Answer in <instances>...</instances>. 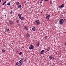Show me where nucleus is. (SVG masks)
<instances>
[{"label":"nucleus","instance_id":"36","mask_svg":"<svg viewBox=\"0 0 66 66\" xmlns=\"http://www.w3.org/2000/svg\"><path fill=\"white\" fill-rule=\"evenodd\" d=\"M26 61H27V60H24L25 62H26Z\"/></svg>","mask_w":66,"mask_h":66},{"label":"nucleus","instance_id":"29","mask_svg":"<svg viewBox=\"0 0 66 66\" xmlns=\"http://www.w3.org/2000/svg\"><path fill=\"white\" fill-rule=\"evenodd\" d=\"M13 13V11H11L10 12V14H11V13Z\"/></svg>","mask_w":66,"mask_h":66},{"label":"nucleus","instance_id":"1","mask_svg":"<svg viewBox=\"0 0 66 66\" xmlns=\"http://www.w3.org/2000/svg\"><path fill=\"white\" fill-rule=\"evenodd\" d=\"M64 23V20L63 19H60L59 21V23L61 25H62Z\"/></svg>","mask_w":66,"mask_h":66},{"label":"nucleus","instance_id":"18","mask_svg":"<svg viewBox=\"0 0 66 66\" xmlns=\"http://www.w3.org/2000/svg\"><path fill=\"white\" fill-rule=\"evenodd\" d=\"M6 3V1L3 3L2 5H4V4H5V3Z\"/></svg>","mask_w":66,"mask_h":66},{"label":"nucleus","instance_id":"16","mask_svg":"<svg viewBox=\"0 0 66 66\" xmlns=\"http://www.w3.org/2000/svg\"><path fill=\"white\" fill-rule=\"evenodd\" d=\"M18 16L19 17H21V14L19 13L18 14Z\"/></svg>","mask_w":66,"mask_h":66},{"label":"nucleus","instance_id":"34","mask_svg":"<svg viewBox=\"0 0 66 66\" xmlns=\"http://www.w3.org/2000/svg\"><path fill=\"white\" fill-rule=\"evenodd\" d=\"M54 57H53V60H54Z\"/></svg>","mask_w":66,"mask_h":66},{"label":"nucleus","instance_id":"22","mask_svg":"<svg viewBox=\"0 0 66 66\" xmlns=\"http://www.w3.org/2000/svg\"><path fill=\"white\" fill-rule=\"evenodd\" d=\"M37 46H39V43L38 42V44L37 45Z\"/></svg>","mask_w":66,"mask_h":66},{"label":"nucleus","instance_id":"20","mask_svg":"<svg viewBox=\"0 0 66 66\" xmlns=\"http://www.w3.org/2000/svg\"><path fill=\"white\" fill-rule=\"evenodd\" d=\"M22 65V63H20L18 65V66H21Z\"/></svg>","mask_w":66,"mask_h":66},{"label":"nucleus","instance_id":"17","mask_svg":"<svg viewBox=\"0 0 66 66\" xmlns=\"http://www.w3.org/2000/svg\"><path fill=\"white\" fill-rule=\"evenodd\" d=\"M16 4L17 5H19V2H16Z\"/></svg>","mask_w":66,"mask_h":66},{"label":"nucleus","instance_id":"41","mask_svg":"<svg viewBox=\"0 0 66 66\" xmlns=\"http://www.w3.org/2000/svg\"><path fill=\"white\" fill-rule=\"evenodd\" d=\"M0 6H1L0 5Z\"/></svg>","mask_w":66,"mask_h":66},{"label":"nucleus","instance_id":"24","mask_svg":"<svg viewBox=\"0 0 66 66\" xmlns=\"http://www.w3.org/2000/svg\"><path fill=\"white\" fill-rule=\"evenodd\" d=\"M19 64V63H18V62H17L15 63V64L16 65H18Z\"/></svg>","mask_w":66,"mask_h":66},{"label":"nucleus","instance_id":"9","mask_svg":"<svg viewBox=\"0 0 66 66\" xmlns=\"http://www.w3.org/2000/svg\"><path fill=\"white\" fill-rule=\"evenodd\" d=\"M19 19H20L21 20H24V17L21 16L20 17H19Z\"/></svg>","mask_w":66,"mask_h":66},{"label":"nucleus","instance_id":"40","mask_svg":"<svg viewBox=\"0 0 66 66\" xmlns=\"http://www.w3.org/2000/svg\"><path fill=\"white\" fill-rule=\"evenodd\" d=\"M47 15H48V14H46V16H47Z\"/></svg>","mask_w":66,"mask_h":66},{"label":"nucleus","instance_id":"2","mask_svg":"<svg viewBox=\"0 0 66 66\" xmlns=\"http://www.w3.org/2000/svg\"><path fill=\"white\" fill-rule=\"evenodd\" d=\"M25 36L26 37H28V38H29L30 37V35L29 33H27L25 34Z\"/></svg>","mask_w":66,"mask_h":66},{"label":"nucleus","instance_id":"5","mask_svg":"<svg viewBox=\"0 0 66 66\" xmlns=\"http://www.w3.org/2000/svg\"><path fill=\"white\" fill-rule=\"evenodd\" d=\"M50 15H48L46 17V19H47V20H48L49 19V17H50Z\"/></svg>","mask_w":66,"mask_h":66},{"label":"nucleus","instance_id":"19","mask_svg":"<svg viewBox=\"0 0 66 66\" xmlns=\"http://www.w3.org/2000/svg\"><path fill=\"white\" fill-rule=\"evenodd\" d=\"M10 4H11V3H10L9 2V3H7V5L10 6Z\"/></svg>","mask_w":66,"mask_h":66},{"label":"nucleus","instance_id":"27","mask_svg":"<svg viewBox=\"0 0 66 66\" xmlns=\"http://www.w3.org/2000/svg\"><path fill=\"white\" fill-rule=\"evenodd\" d=\"M50 4H52V2L51 1H50Z\"/></svg>","mask_w":66,"mask_h":66},{"label":"nucleus","instance_id":"10","mask_svg":"<svg viewBox=\"0 0 66 66\" xmlns=\"http://www.w3.org/2000/svg\"><path fill=\"white\" fill-rule=\"evenodd\" d=\"M36 23L37 24H38V25L39 24V23H39V20H36Z\"/></svg>","mask_w":66,"mask_h":66},{"label":"nucleus","instance_id":"28","mask_svg":"<svg viewBox=\"0 0 66 66\" xmlns=\"http://www.w3.org/2000/svg\"><path fill=\"white\" fill-rule=\"evenodd\" d=\"M21 54H22V53L21 52L19 53V55H21Z\"/></svg>","mask_w":66,"mask_h":66},{"label":"nucleus","instance_id":"39","mask_svg":"<svg viewBox=\"0 0 66 66\" xmlns=\"http://www.w3.org/2000/svg\"><path fill=\"white\" fill-rule=\"evenodd\" d=\"M16 52H18V51H16Z\"/></svg>","mask_w":66,"mask_h":66},{"label":"nucleus","instance_id":"26","mask_svg":"<svg viewBox=\"0 0 66 66\" xmlns=\"http://www.w3.org/2000/svg\"><path fill=\"white\" fill-rule=\"evenodd\" d=\"M48 37H47V36L45 37H44V38H45V39H47V38Z\"/></svg>","mask_w":66,"mask_h":66},{"label":"nucleus","instance_id":"15","mask_svg":"<svg viewBox=\"0 0 66 66\" xmlns=\"http://www.w3.org/2000/svg\"><path fill=\"white\" fill-rule=\"evenodd\" d=\"M50 50V47H49L47 49V51H49Z\"/></svg>","mask_w":66,"mask_h":66},{"label":"nucleus","instance_id":"31","mask_svg":"<svg viewBox=\"0 0 66 66\" xmlns=\"http://www.w3.org/2000/svg\"><path fill=\"white\" fill-rule=\"evenodd\" d=\"M64 20L65 22H66V20L65 19H64Z\"/></svg>","mask_w":66,"mask_h":66},{"label":"nucleus","instance_id":"6","mask_svg":"<svg viewBox=\"0 0 66 66\" xmlns=\"http://www.w3.org/2000/svg\"><path fill=\"white\" fill-rule=\"evenodd\" d=\"M24 28L25 31H28V27L27 26H24Z\"/></svg>","mask_w":66,"mask_h":66},{"label":"nucleus","instance_id":"7","mask_svg":"<svg viewBox=\"0 0 66 66\" xmlns=\"http://www.w3.org/2000/svg\"><path fill=\"white\" fill-rule=\"evenodd\" d=\"M32 31H36V28H35V26H33L32 29Z\"/></svg>","mask_w":66,"mask_h":66},{"label":"nucleus","instance_id":"25","mask_svg":"<svg viewBox=\"0 0 66 66\" xmlns=\"http://www.w3.org/2000/svg\"><path fill=\"white\" fill-rule=\"evenodd\" d=\"M2 51L3 52H5V50H3Z\"/></svg>","mask_w":66,"mask_h":66},{"label":"nucleus","instance_id":"23","mask_svg":"<svg viewBox=\"0 0 66 66\" xmlns=\"http://www.w3.org/2000/svg\"><path fill=\"white\" fill-rule=\"evenodd\" d=\"M40 3H42V2H43V0H40Z\"/></svg>","mask_w":66,"mask_h":66},{"label":"nucleus","instance_id":"42","mask_svg":"<svg viewBox=\"0 0 66 66\" xmlns=\"http://www.w3.org/2000/svg\"><path fill=\"white\" fill-rule=\"evenodd\" d=\"M2 1H3V0H2Z\"/></svg>","mask_w":66,"mask_h":66},{"label":"nucleus","instance_id":"32","mask_svg":"<svg viewBox=\"0 0 66 66\" xmlns=\"http://www.w3.org/2000/svg\"><path fill=\"white\" fill-rule=\"evenodd\" d=\"M64 45L65 46H66V42L65 43Z\"/></svg>","mask_w":66,"mask_h":66},{"label":"nucleus","instance_id":"38","mask_svg":"<svg viewBox=\"0 0 66 66\" xmlns=\"http://www.w3.org/2000/svg\"><path fill=\"white\" fill-rule=\"evenodd\" d=\"M19 26H20V24H19Z\"/></svg>","mask_w":66,"mask_h":66},{"label":"nucleus","instance_id":"11","mask_svg":"<svg viewBox=\"0 0 66 66\" xmlns=\"http://www.w3.org/2000/svg\"><path fill=\"white\" fill-rule=\"evenodd\" d=\"M49 58L50 60H52L53 58V57H52V55H50L49 56Z\"/></svg>","mask_w":66,"mask_h":66},{"label":"nucleus","instance_id":"35","mask_svg":"<svg viewBox=\"0 0 66 66\" xmlns=\"http://www.w3.org/2000/svg\"><path fill=\"white\" fill-rule=\"evenodd\" d=\"M49 0H45V1H49Z\"/></svg>","mask_w":66,"mask_h":66},{"label":"nucleus","instance_id":"33","mask_svg":"<svg viewBox=\"0 0 66 66\" xmlns=\"http://www.w3.org/2000/svg\"><path fill=\"white\" fill-rule=\"evenodd\" d=\"M26 3V1H25L24 2V3Z\"/></svg>","mask_w":66,"mask_h":66},{"label":"nucleus","instance_id":"37","mask_svg":"<svg viewBox=\"0 0 66 66\" xmlns=\"http://www.w3.org/2000/svg\"><path fill=\"white\" fill-rule=\"evenodd\" d=\"M1 0H0V3H1Z\"/></svg>","mask_w":66,"mask_h":66},{"label":"nucleus","instance_id":"30","mask_svg":"<svg viewBox=\"0 0 66 66\" xmlns=\"http://www.w3.org/2000/svg\"><path fill=\"white\" fill-rule=\"evenodd\" d=\"M16 22H17V23H18V22H19V21L17 20L16 21Z\"/></svg>","mask_w":66,"mask_h":66},{"label":"nucleus","instance_id":"4","mask_svg":"<svg viewBox=\"0 0 66 66\" xmlns=\"http://www.w3.org/2000/svg\"><path fill=\"white\" fill-rule=\"evenodd\" d=\"M64 4H63L62 5L59 6V9H62L63 8V7H64Z\"/></svg>","mask_w":66,"mask_h":66},{"label":"nucleus","instance_id":"13","mask_svg":"<svg viewBox=\"0 0 66 66\" xmlns=\"http://www.w3.org/2000/svg\"><path fill=\"white\" fill-rule=\"evenodd\" d=\"M45 52V50H43L42 51H41L40 52L41 54H43V52Z\"/></svg>","mask_w":66,"mask_h":66},{"label":"nucleus","instance_id":"3","mask_svg":"<svg viewBox=\"0 0 66 66\" xmlns=\"http://www.w3.org/2000/svg\"><path fill=\"white\" fill-rule=\"evenodd\" d=\"M29 48L30 50H31V49H34V46L33 45H30L29 47Z\"/></svg>","mask_w":66,"mask_h":66},{"label":"nucleus","instance_id":"14","mask_svg":"<svg viewBox=\"0 0 66 66\" xmlns=\"http://www.w3.org/2000/svg\"><path fill=\"white\" fill-rule=\"evenodd\" d=\"M18 7L20 9V8H21V5H19L18 6Z\"/></svg>","mask_w":66,"mask_h":66},{"label":"nucleus","instance_id":"12","mask_svg":"<svg viewBox=\"0 0 66 66\" xmlns=\"http://www.w3.org/2000/svg\"><path fill=\"white\" fill-rule=\"evenodd\" d=\"M23 59H22L19 62V64L20 63H22V62H23Z\"/></svg>","mask_w":66,"mask_h":66},{"label":"nucleus","instance_id":"8","mask_svg":"<svg viewBox=\"0 0 66 66\" xmlns=\"http://www.w3.org/2000/svg\"><path fill=\"white\" fill-rule=\"evenodd\" d=\"M9 23L11 24V25H12V24H14V23H13V22L12 21H9Z\"/></svg>","mask_w":66,"mask_h":66},{"label":"nucleus","instance_id":"21","mask_svg":"<svg viewBox=\"0 0 66 66\" xmlns=\"http://www.w3.org/2000/svg\"><path fill=\"white\" fill-rule=\"evenodd\" d=\"M6 31H7V32H8L9 31V29H6Z\"/></svg>","mask_w":66,"mask_h":66}]
</instances>
